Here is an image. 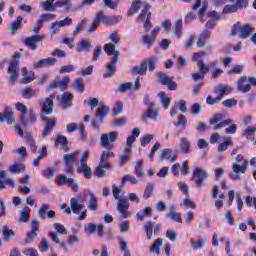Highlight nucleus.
Listing matches in <instances>:
<instances>
[{"label":"nucleus","mask_w":256,"mask_h":256,"mask_svg":"<svg viewBox=\"0 0 256 256\" xmlns=\"http://www.w3.org/2000/svg\"><path fill=\"white\" fill-rule=\"evenodd\" d=\"M56 17H57L56 14H49V13L42 14L38 19V25L40 27H43V23H47V21H53V19H55Z\"/></svg>","instance_id":"44"},{"label":"nucleus","mask_w":256,"mask_h":256,"mask_svg":"<svg viewBox=\"0 0 256 256\" xmlns=\"http://www.w3.org/2000/svg\"><path fill=\"white\" fill-rule=\"evenodd\" d=\"M153 189H155V184L147 185L143 194L144 199H149V197H151V194L153 193Z\"/></svg>","instance_id":"63"},{"label":"nucleus","mask_w":256,"mask_h":256,"mask_svg":"<svg viewBox=\"0 0 256 256\" xmlns=\"http://www.w3.org/2000/svg\"><path fill=\"white\" fill-rule=\"evenodd\" d=\"M190 245H191L192 249L197 251L198 249H201V247H203L205 245V239H203L201 237H199V240L192 238Z\"/></svg>","instance_id":"47"},{"label":"nucleus","mask_w":256,"mask_h":256,"mask_svg":"<svg viewBox=\"0 0 256 256\" xmlns=\"http://www.w3.org/2000/svg\"><path fill=\"white\" fill-rule=\"evenodd\" d=\"M62 109H69V107L73 106V94L69 92H64L63 95L58 96Z\"/></svg>","instance_id":"21"},{"label":"nucleus","mask_w":256,"mask_h":256,"mask_svg":"<svg viewBox=\"0 0 256 256\" xmlns=\"http://www.w3.org/2000/svg\"><path fill=\"white\" fill-rule=\"evenodd\" d=\"M96 17H99V22L104 23V25H115L116 23H119L121 21V16L117 17H111V16H105L103 14V11H100L96 14Z\"/></svg>","instance_id":"19"},{"label":"nucleus","mask_w":256,"mask_h":256,"mask_svg":"<svg viewBox=\"0 0 256 256\" xmlns=\"http://www.w3.org/2000/svg\"><path fill=\"white\" fill-rule=\"evenodd\" d=\"M159 110H155V107L148 108L146 114L143 115L142 120L147 121V119H151V121H157L159 119Z\"/></svg>","instance_id":"30"},{"label":"nucleus","mask_w":256,"mask_h":256,"mask_svg":"<svg viewBox=\"0 0 256 256\" xmlns=\"http://www.w3.org/2000/svg\"><path fill=\"white\" fill-rule=\"evenodd\" d=\"M158 77V81L159 83H161V85H166L168 84L170 81H173L174 77L173 76H168L167 74L163 73V72H158L157 74Z\"/></svg>","instance_id":"46"},{"label":"nucleus","mask_w":256,"mask_h":256,"mask_svg":"<svg viewBox=\"0 0 256 256\" xmlns=\"http://www.w3.org/2000/svg\"><path fill=\"white\" fill-rule=\"evenodd\" d=\"M16 109L17 111H20L21 113L20 117H23V116L25 117L27 113H29V108H27V106H25V104L21 102L16 103Z\"/></svg>","instance_id":"56"},{"label":"nucleus","mask_w":256,"mask_h":256,"mask_svg":"<svg viewBox=\"0 0 256 256\" xmlns=\"http://www.w3.org/2000/svg\"><path fill=\"white\" fill-rule=\"evenodd\" d=\"M144 231L146 232L147 239L149 241H153L155 235H159V233H161V224L147 221L144 224Z\"/></svg>","instance_id":"9"},{"label":"nucleus","mask_w":256,"mask_h":256,"mask_svg":"<svg viewBox=\"0 0 256 256\" xmlns=\"http://www.w3.org/2000/svg\"><path fill=\"white\" fill-rule=\"evenodd\" d=\"M233 172L229 173L230 179L232 181H241V175L239 173H242L245 175L247 173V161H243L242 164H233L232 166Z\"/></svg>","instance_id":"12"},{"label":"nucleus","mask_w":256,"mask_h":256,"mask_svg":"<svg viewBox=\"0 0 256 256\" xmlns=\"http://www.w3.org/2000/svg\"><path fill=\"white\" fill-rule=\"evenodd\" d=\"M112 189H113L112 190L113 197L118 201L117 211L123 219H127L128 217L127 211L129 209V200L119 197V193H121L123 189L121 188V186H117V184H113Z\"/></svg>","instance_id":"4"},{"label":"nucleus","mask_w":256,"mask_h":256,"mask_svg":"<svg viewBox=\"0 0 256 256\" xmlns=\"http://www.w3.org/2000/svg\"><path fill=\"white\" fill-rule=\"evenodd\" d=\"M158 97L160 99V103L164 109L168 110L171 107V98L165 94V92L161 91L158 93Z\"/></svg>","instance_id":"37"},{"label":"nucleus","mask_w":256,"mask_h":256,"mask_svg":"<svg viewBox=\"0 0 256 256\" xmlns=\"http://www.w3.org/2000/svg\"><path fill=\"white\" fill-rule=\"evenodd\" d=\"M117 58H112V60L107 64L106 66V73H104L103 78L104 79H109V77H113L115 75L117 68L115 65H117Z\"/></svg>","instance_id":"25"},{"label":"nucleus","mask_w":256,"mask_h":256,"mask_svg":"<svg viewBox=\"0 0 256 256\" xmlns=\"http://www.w3.org/2000/svg\"><path fill=\"white\" fill-rule=\"evenodd\" d=\"M210 37H211V32L202 31L200 33V36H199L198 40H197V46L199 48L205 47V43H207V41H209Z\"/></svg>","instance_id":"35"},{"label":"nucleus","mask_w":256,"mask_h":256,"mask_svg":"<svg viewBox=\"0 0 256 256\" xmlns=\"http://www.w3.org/2000/svg\"><path fill=\"white\" fill-rule=\"evenodd\" d=\"M232 91H233V89H231V87L223 85V84H218L214 88V93L218 94L217 97H220V100L223 99V97H225V95H229V93H231Z\"/></svg>","instance_id":"27"},{"label":"nucleus","mask_w":256,"mask_h":256,"mask_svg":"<svg viewBox=\"0 0 256 256\" xmlns=\"http://www.w3.org/2000/svg\"><path fill=\"white\" fill-rule=\"evenodd\" d=\"M111 113V109L107 106H100L96 110V118L97 119H104V117H107V115Z\"/></svg>","instance_id":"38"},{"label":"nucleus","mask_w":256,"mask_h":256,"mask_svg":"<svg viewBox=\"0 0 256 256\" xmlns=\"http://www.w3.org/2000/svg\"><path fill=\"white\" fill-rule=\"evenodd\" d=\"M207 177H209V174L207 173L206 170L200 167H196L193 171L192 181L195 182L198 189H201Z\"/></svg>","instance_id":"11"},{"label":"nucleus","mask_w":256,"mask_h":256,"mask_svg":"<svg viewBox=\"0 0 256 256\" xmlns=\"http://www.w3.org/2000/svg\"><path fill=\"white\" fill-rule=\"evenodd\" d=\"M84 194L89 195L90 197V200L88 202L89 211H97L98 203H97V197L95 196V194L89 190H86Z\"/></svg>","instance_id":"32"},{"label":"nucleus","mask_w":256,"mask_h":256,"mask_svg":"<svg viewBox=\"0 0 256 256\" xmlns=\"http://www.w3.org/2000/svg\"><path fill=\"white\" fill-rule=\"evenodd\" d=\"M225 119V114H215L213 118L209 121V125L213 126V129L217 131L218 129H223V127L228 128L225 129V133L230 135H235L237 133V125L233 124V120L231 118Z\"/></svg>","instance_id":"2"},{"label":"nucleus","mask_w":256,"mask_h":256,"mask_svg":"<svg viewBox=\"0 0 256 256\" xmlns=\"http://www.w3.org/2000/svg\"><path fill=\"white\" fill-rule=\"evenodd\" d=\"M119 139V132L112 131L108 133H103L100 136V146L106 151H113L115 149V141Z\"/></svg>","instance_id":"6"},{"label":"nucleus","mask_w":256,"mask_h":256,"mask_svg":"<svg viewBox=\"0 0 256 256\" xmlns=\"http://www.w3.org/2000/svg\"><path fill=\"white\" fill-rule=\"evenodd\" d=\"M154 135L153 134H146L141 138V146L142 147H147V145H149L151 143V141H153L154 139Z\"/></svg>","instance_id":"58"},{"label":"nucleus","mask_w":256,"mask_h":256,"mask_svg":"<svg viewBox=\"0 0 256 256\" xmlns=\"http://www.w3.org/2000/svg\"><path fill=\"white\" fill-rule=\"evenodd\" d=\"M2 233L4 235V241H11V237H15V232L9 229V226L4 225L2 228Z\"/></svg>","instance_id":"48"},{"label":"nucleus","mask_w":256,"mask_h":256,"mask_svg":"<svg viewBox=\"0 0 256 256\" xmlns=\"http://www.w3.org/2000/svg\"><path fill=\"white\" fill-rule=\"evenodd\" d=\"M85 25H87V20H82L81 22H79L74 31L72 32V35L74 37H77V35H79V33H81V31H83V29H85Z\"/></svg>","instance_id":"53"},{"label":"nucleus","mask_w":256,"mask_h":256,"mask_svg":"<svg viewBox=\"0 0 256 256\" xmlns=\"http://www.w3.org/2000/svg\"><path fill=\"white\" fill-rule=\"evenodd\" d=\"M23 255L26 256H39V252L35 248H26L23 250Z\"/></svg>","instance_id":"64"},{"label":"nucleus","mask_w":256,"mask_h":256,"mask_svg":"<svg viewBox=\"0 0 256 256\" xmlns=\"http://www.w3.org/2000/svg\"><path fill=\"white\" fill-rule=\"evenodd\" d=\"M190 149H191V142H189V140L186 137H182L180 139L181 153H184L185 155H187V153H189Z\"/></svg>","instance_id":"39"},{"label":"nucleus","mask_w":256,"mask_h":256,"mask_svg":"<svg viewBox=\"0 0 256 256\" xmlns=\"http://www.w3.org/2000/svg\"><path fill=\"white\" fill-rule=\"evenodd\" d=\"M175 157H177V155H175L173 153V150L171 149H163L160 155V159L161 161H175Z\"/></svg>","instance_id":"34"},{"label":"nucleus","mask_w":256,"mask_h":256,"mask_svg":"<svg viewBox=\"0 0 256 256\" xmlns=\"http://www.w3.org/2000/svg\"><path fill=\"white\" fill-rule=\"evenodd\" d=\"M256 133V127H248L244 130L243 136L246 137V139H251L253 135Z\"/></svg>","instance_id":"62"},{"label":"nucleus","mask_w":256,"mask_h":256,"mask_svg":"<svg viewBox=\"0 0 256 256\" xmlns=\"http://www.w3.org/2000/svg\"><path fill=\"white\" fill-rule=\"evenodd\" d=\"M91 49H93L91 42L85 39L78 42L76 47L77 53H83V51H86L87 53H91Z\"/></svg>","instance_id":"29"},{"label":"nucleus","mask_w":256,"mask_h":256,"mask_svg":"<svg viewBox=\"0 0 256 256\" xmlns=\"http://www.w3.org/2000/svg\"><path fill=\"white\" fill-rule=\"evenodd\" d=\"M135 175L138 177H144L145 172H143V160H137L135 166Z\"/></svg>","instance_id":"51"},{"label":"nucleus","mask_w":256,"mask_h":256,"mask_svg":"<svg viewBox=\"0 0 256 256\" xmlns=\"http://www.w3.org/2000/svg\"><path fill=\"white\" fill-rule=\"evenodd\" d=\"M23 16H18L17 19L11 24L10 34L15 35V32L21 27Z\"/></svg>","instance_id":"49"},{"label":"nucleus","mask_w":256,"mask_h":256,"mask_svg":"<svg viewBox=\"0 0 256 256\" xmlns=\"http://www.w3.org/2000/svg\"><path fill=\"white\" fill-rule=\"evenodd\" d=\"M29 117L20 116V123L23 127H27L30 123H37V114H35V110H30L28 112Z\"/></svg>","instance_id":"24"},{"label":"nucleus","mask_w":256,"mask_h":256,"mask_svg":"<svg viewBox=\"0 0 256 256\" xmlns=\"http://www.w3.org/2000/svg\"><path fill=\"white\" fill-rule=\"evenodd\" d=\"M236 89H237V91H240V93H248V91H251V85H249V81L247 80V76H242L236 82Z\"/></svg>","instance_id":"23"},{"label":"nucleus","mask_w":256,"mask_h":256,"mask_svg":"<svg viewBox=\"0 0 256 256\" xmlns=\"http://www.w3.org/2000/svg\"><path fill=\"white\" fill-rule=\"evenodd\" d=\"M62 160L65 163L66 173H68V175H75V168H73V165L79 166V150L74 151L71 154H64Z\"/></svg>","instance_id":"7"},{"label":"nucleus","mask_w":256,"mask_h":256,"mask_svg":"<svg viewBox=\"0 0 256 256\" xmlns=\"http://www.w3.org/2000/svg\"><path fill=\"white\" fill-rule=\"evenodd\" d=\"M85 207V202L81 196H77L70 199V208L72 209V213L74 215H79V211H81Z\"/></svg>","instance_id":"17"},{"label":"nucleus","mask_w":256,"mask_h":256,"mask_svg":"<svg viewBox=\"0 0 256 256\" xmlns=\"http://www.w3.org/2000/svg\"><path fill=\"white\" fill-rule=\"evenodd\" d=\"M77 173H79V175H84L85 179H91V177H93V170L87 164H79Z\"/></svg>","instance_id":"28"},{"label":"nucleus","mask_w":256,"mask_h":256,"mask_svg":"<svg viewBox=\"0 0 256 256\" xmlns=\"http://www.w3.org/2000/svg\"><path fill=\"white\" fill-rule=\"evenodd\" d=\"M127 182L132 183V185H137V183H139V181L137 180V178L133 175H125L122 178V184L125 185Z\"/></svg>","instance_id":"57"},{"label":"nucleus","mask_w":256,"mask_h":256,"mask_svg":"<svg viewBox=\"0 0 256 256\" xmlns=\"http://www.w3.org/2000/svg\"><path fill=\"white\" fill-rule=\"evenodd\" d=\"M0 121L1 123L6 121L7 125H14L16 133H18L19 137H23V128L15 122V112H13L11 107L7 106L4 112L0 113Z\"/></svg>","instance_id":"5"},{"label":"nucleus","mask_w":256,"mask_h":256,"mask_svg":"<svg viewBox=\"0 0 256 256\" xmlns=\"http://www.w3.org/2000/svg\"><path fill=\"white\" fill-rule=\"evenodd\" d=\"M55 63H57V58L54 57L41 59L33 64V69H43L45 67H52V65H55Z\"/></svg>","instance_id":"22"},{"label":"nucleus","mask_w":256,"mask_h":256,"mask_svg":"<svg viewBox=\"0 0 256 256\" xmlns=\"http://www.w3.org/2000/svg\"><path fill=\"white\" fill-rule=\"evenodd\" d=\"M199 72L192 74L193 81H203L205 79V74L209 71V65L205 64L203 59H200L197 63Z\"/></svg>","instance_id":"14"},{"label":"nucleus","mask_w":256,"mask_h":256,"mask_svg":"<svg viewBox=\"0 0 256 256\" xmlns=\"http://www.w3.org/2000/svg\"><path fill=\"white\" fill-rule=\"evenodd\" d=\"M237 31H239V37L240 39H247L248 37L251 36V33L255 31V28L251 26V24H243L241 26V22H237L236 24L233 25L230 35H237Z\"/></svg>","instance_id":"8"},{"label":"nucleus","mask_w":256,"mask_h":256,"mask_svg":"<svg viewBox=\"0 0 256 256\" xmlns=\"http://www.w3.org/2000/svg\"><path fill=\"white\" fill-rule=\"evenodd\" d=\"M71 7H73L71 0H59L56 2V9L63 8L65 11H70Z\"/></svg>","instance_id":"41"},{"label":"nucleus","mask_w":256,"mask_h":256,"mask_svg":"<svg viewBox=\"0 0 256 256\" xmlns=\"http://www.w3.org/2000/svg\"><path fill=\"white\" fill-rule=\"evenodd\" d=\"M17 67H19L18 61H12L10 63V66L8 68L9 78H8V85L9 87L15 85V82L17 81V77H19V74L17 73Z\"/></svg>","instance_id":"15"},{"label":"nucleus","mask_w":256,"mask_h":256,"mask_svg":"<svg viewBox=\"0 0 256 256\" xmlns=\"http://www.w3.org/2000/svg\"><path fill=\"white\" fill-rule=\"evenodd\" d=\"M69 76H65L62 79L54 80L50 85V89H60V91H65L69 85Z\"/></svg>","instance_id":"20"},{"label":"nucleus","mask_w":256,"mask_h":256,"mask_svg":"<svg viewBox=\"0 0 256 256\" xmlns=\"http://www.w3.org/2000/svg\"><path fill=\"white\" fill-rule=\"evenodd\" d=\"M56 183L59 187H63V185H69L72 188V191L77 193L79 191V184L75 181V179L67 177L65 174H59L56 176Z\"/></svg>","instance_id":"10"},{"label":"nucleus","mask_w":256,"mask_h":256,"mask_svg":"<svg viewBox=\"0 0 256 256\" xmlns=\"http://www.w3.org/2000/svg\"><path fill=\"white\" fill-rule=\"evenodd\" d=\"M163 245V238H158L155 243L151 246L150 251L159 255V247Z\"/></svg>","instance_id":"55"},{"label":"nucleus","mask_w":256,"mask_h":256,"mask_svg":"<svg viewBox=\"0 0 256 256\" xmlns=\"http://www.w3.org/2000/svg\"><path fill=\"white\" fill-rule=\"evenodd\" d=\"M144 63L147 64L148 71H150V72L155 71V65H157V59L148 58V59L144 60Z\"/></svg>","instance_id":"60"},{"label":"nucleus","mask_w":256,"mask_h":256,"mask_svg":"<svg viewBox=\"0 0 256 256\" xmlns=\"http://www.w3.org/2000/svg\"><path fill=\"white\" fill-rule=\"evenodd\" d=\"M146 34L142 35V45L147 47L148 49H151L153 45H155V41H157V38L155 35L152 36V34H147L148 32H145Z\"/></svg>","instance_id":"31"},{"label":"nucleus","mask_w":256,"mask_h":256,"mask_svg":"<svg viewBox=\"0 0 256 256\" xmlns=\"http://www.w3.org/2000/svg\"><path fill=\"white\" fill-rule=\"evenodd\" d=\"M169 209L170 211L166 214V217L172 221H175L176 223H182L183 219L181 218V214L179 212H175V206L170 205Z\"/></svg>","instance_id":"33"},{"label":"nucleus","mask_w":256,"mask_h":256,"mask_svg":"<svg viewBox=\"0 0 256 256\" xmlns=\"http://www.w3.org/2000/svg\"><path fill=\"white\" fill-rule=\"evenodd\" d=\"M35 93V90H33L31 87H27L21 91V95L24 99H31V97H35Z\"/></svg>","instance_id":"54"},{"label":"nucleus","mask_w":256,"mask_h":256,"mask_svg":"<svg viewBox=\"0 0 256 256\" xmlns=\"http://www.w3.org/2000/svg\"><path fill=\"white\" fill-rule=\"evenodd\" d=\"M38 247L41 253H45V251H49V240L47 238H42Z\"/></svg>","instance_id":"59"},{"label":"nucleus","mask_w":256,"mask_h":256,"mask_svg":"<svg viewBox=\"0 0 256 256\" xmlns=\"http://www.w3.org/2000/svg\"><path fill=\"white\" fill-rule=\"evenodd\" d=\"M53 99H55V94H51L48 98L41 102L42 107V117L53 115Z\"/></svg>","instance_id":"13"},{"label":"nucleus","mask_w":256,"mask_h":256,"mask_svg":"<svg viewBox=\"0 0 256 256\" xmlns=\"http://www.w3.org/2000/svg\"><path fill=\"white\" fill-rule=\"evenodd\" d=\"M140 9L142 10L136 19V23H144L142 29L144 33H149V30L153 25H151V12H149L147 3L141 0H134L128 10V17H132L135 13H139Z\"/></svg>","instance_id":"1"},{"label":"nucleus","mask_w":256,"mask_h":256,"mask_svg":"<svg viewBox=\"0 0 256 256\" xmlns=\"http://www.w3.org/2000/svg\"><path fill=\"white\" fill-rule=\"evenodd\" d=\"M109 158L115 159V154L111 150H103L100 154L99 164L95 168V175L100 179L105 177L104 169H111V164L108 162Z\"/></svg>","instance_id":"3"},{"label":"nucleus","mask_w":256,"mask_h":256,"mask_svg":"<svg viewBox=\"0 0 256 256\" xmlns=\"http://www.w3.org/2000/svg\"><path fill=\"white\" fill-rule=\"evenodd\" d=\"M132 73L134 75H145V73H147V62H143L139 66L134 67Z\"/></svg>","instance_id":"45"},{"label":"nucleus","mask_w":256,"mask_h":256,"mask_svg":"<svg viewBox=\"0 0 256 256\" xmlns=\"http://www.w3.org/2000/svg\"><path fill=\"white\" fill-rule=\"evenodd\" d=\"M9 171L12 173V175H15L17 173H21V171H25V166L19 163H14L12 166H10Z\"/></svg>","instance_id":"50"},{"label":"nucleus","mask_w":256,"mask_h":256,"mask_svg":"<svg viewBox=\"0 0 256 256\" xmlns=\"http://www.w3.org/2000/svg\"><path fill=\"white\" fill-rule=\"evenodd\" d=\"M42 121H44V123H45V127L42 132V137H47L48 135H51V131H53V129H55L57 119L49 118L47 116H42Z\"/></svg>","instance_id":"16"},{"label":"nucleus","mask_w":256,"mask_h":256,"mask_svg":"<svg viewBox=\"0 0 256 256\" xmlns=\"http://www.w3.org/2000/svg\"><path fill=\"white\" fill-rule=\"evenodd\" d=\"M128 247H129V242L128 241H124V240L120 241V249H121V251H123L124 256L131 255V252L129 251Z\"/></svg>","instance_id":"61"},{"label":"nucleus","mask_w":256,"mask_h":256,"mask_svg":"<svg viewBox=\"0 0 256 256\" xmlns=\"http://www.w3.org/2000/svg\"><path fill=\"white\" fill-rule=\"evenodd\" d=\"M40 6L43 7L44 11H57L56 2L54 3L53 0H46L40 3Z\"/></svg>","instance_id":"40"},{"label":"nucleus","mask_w":256,"mask_h":256,"mask_svg":"<svg viewBox=\"0 0 256 256\" xmlns=\"http://www.w3.org/2000/svg\"><path fill=\"white\" fill-rule=\"evenodd\" d=\"M43 36L41 35H34L32 37H28L24 39L23 43L26 45V47H29V49H32V51H37V43H41L43 41Z\"/></svg>","instance_id":"18"},{"label":"nucleus","mask_w":256,"mask_h":256,"mask_svg":"<svg viewBox=\"0 0 256 256\" xmlns=\"http://www.w3.org/2000/svg\"><path fill=\"white\" fill-rule=\"evenodd\" d=\"M117 47L113 43H108L104 45V51L109 55V57H113V59L119 60V57H121V52L116 51Z\"/></svg>","instance_id":"26"},{"label":"nucleus","mask_w":256,"mask_h":256,"mask_svg":"<svg viewBox=\"0 0 256 256\" xmlns=\"http://www.w3.org/2000/svg\"><path fill=\"white\" fill-rule=\"evenodd\" d=\"M129 157H131V151L129 148H124L123 154L119 157V167H123L129 161Z\"/></svg>","instance_id":"43"},{"label":"nucleus","mask_w":256,"mask_h":256,"mask_svg":"<svg viewBox=\"0 0 256 256\" xmlns=\"http://www.w3.org/2000/svg\"><path fill=\"white\" fill-rule=\"evenodd\" d=\"M152 213L153 210L151 209V207H145L142 212H138L136 214V219L137 221H143L145 217H151Z\"/></svg>","instance_id":"42"},{"label":"nucleus","mask_w":256,"mask_h":256,"mask_svg":"<svg viewBox=\"0 0 256 256\" xmlns=\"http://www.w3.org/2000/svg\"><path fill=\"white\" fill-rule=\"evenodd\" d=\"M74 89L78 91V93H83V91H85V84L83 83L82 78H77L74 81Z\"/></svg>","instance_id":"52"},{"label":"nucleus","mask_w":256,"mask_h":256,"mask_svg":"<svg viewBox=\"0 0 256 256\" xmlns=\"http://www.w3.org/2000/svg\"><path fill=\"white\" fill-rule=\"evenodd\" d=\"M31 214V208L29 206H25L20 211V216L18 217L19 223H27L29 221V215Z\"/></svg>","instance_id":"36"}]
</instances>
